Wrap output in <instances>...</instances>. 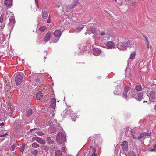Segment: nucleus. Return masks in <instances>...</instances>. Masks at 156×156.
<instances>
[{
	"label": "nucleus",
	"mask_w": 156,
	"mask_h": 156,
	"mask_svg": "<svg viewBox=\"0 0 156 156\" xmlns=\"http://www.w3.org/2000/svg\"><path fill=\"white\" fill-rule=\"evenodd\" d=\"M147 94L148 96L150 101H156V90H148L147 92Z\"/></svg>",
	"instance_id": "obj_1"
},
{
	"label": "nucleus",
	"mask_w": 156,
	"mask_h": 156,
	"mask_svg": "<svg viewBox=\"0 0 156 156\" xmlns=\"http://www.w3.org/2000/svg\"><path fill=\"white\" fill-rule=\"evenodd\" d=\"M56 140L58 143L60 144L66 142V136L63 133L61 132L57 135Z\"/></svg>",
	"instance_id": "obj_2"
},
{
	"label": "nucleus",
	"mask_w": 156,
	"mask_h": 156,
	"mask_svg": "<svg viewBox=\"0 0 156 156\" xmlns=\"http://www.w3.org/2000/svg\"><path fill=\"white\" fill-rule=\"evenodd\" d=\"M132 98H135L136 100L141 101L143 99V94L141 93H138L136 91L133 90L130 92Z\"/></svg>",
	"instance_id": "obj_3"
},
{
	"label": "nucleus",
	"mask_w": 156,
	"mask_h": 156,
	"mask_svg": "<svg viewBox=\"0 0 156 156\" xmlns=\"http://www.w3.org/2000/svg\"><path fill=\"white\" fill-rule=\"evenodd\" d=\"M132 98H135L136 100L141 101L143 99V94L141 93H138L136 91L133 90L130 92Z\"/></svg>",
	"instance_id": "obj_4"
},
{
	"label": "nucleus",
	"mask_w": 156,
	"mask_h": 156,
	"mask_svg": "<svg viewBox=\"0 0 156 156\" xmlns=\"http://www.w3.org/2000/svg\"><path fill=\"white\" fill-rule=\"evenodd\" d=\"M128 44L127 42H119V41L117 44V47L119 50H125L127 49Z\"/></svg>",
	"instance_id": "obj_5"
},
{
	"label": "nucleus",
	"mask_w": 156,
	"mask_h": 156,
	"mask_svg": "<svg viewBox=\"0 0 156 156\" xmlns=\"http://www.w3.org/2000/svg\"><path fill=\"white\" fill-rule=\"evenodd\" d=\"M23 77L20 74L17 73L16 74L15 81L17 86L20 85L22 83L23 81Z\"/></svg>",
	"instance_id": "obj_6"
},
{
	"label": "nucleus",
	"mask_w": 156,
	"mask_h": 156,
	"mask_svg": "<svg viewBox=\"0 0 156 156\" xmlns=\"http://www.w3.org/2000/svg\"><path fill=\"white\" fill-rule=\"evenodd\" d=\"M9 21L8 23V25L11 28H12L15 23L14 16H13V15L10 16L9 18Z\"/></svg>",
	"instance_id": "obj_7"
},
{
	"label": "nucleus",
	"mask_w": 156,
	"mask_h": 156,
	"mask_svg": "<svg viewBox=\"0 0 156 156\" xmlns=\"http://www.w3.org/2000/svg\"><path fill=\"white\" fill-rule=\"evenodd\" d=\"M40 76L37 74H35V75H34L33 76H31V78L33 80H33L35 79V81L36 82L35 85H36L38 84L39 83L41 82V81L40 80Z\"/></svg>",
	"instance_id": "obj_8"
},
{
	"label": "nucleus",
	"mask_w": 156,
	"mask_h": 156,
	"mask_svg": "<svg viewBox=\"0 0 156 156\" xmlns=\"http://www.w3.org/2000/svg\"><path fill=\"white\" fill-rule=\"evenodd\" d=\"M87 29L88 34H89L91 33H95L97 32V30L92 25L88 26Z\"/></svg>",
	"instance_id": "obj_9"
},
{
	"label": "nucleus",
	"mask_w": 156,
	"mask_h": 156,
	"mask_svg": "<svg viewBox=\"0 0 156 156\" xmlns=\"http://www.w3.org/2000/svg\"><path fill=\"white\" fill-rule=\"evenodd\" d=\"M48 11L47 8H44L42 10V16L43 19H44L48 18Z\"/></svg>",
	"instance_id": "obj_10"
},
{
	"label": "nucleus",
	"mask_w": 156,
	"mask_h": 156,
	"mask_svg": "<svg viewBox=\"0 0 156 156\" xmlns=\"http://www.w3.org/2000/svg\"><path fill=\"white\" fill-rule=\"evenodd\" d=\"M79 3V0H74L72 4L70 5H68L67 6V8L69 9H72L76 7Z\"/></svg>",
	"instance_id": "obj_11"
},
{
	"label": "nucleus",
	"mask_w": 156,
	"mask_h": 156,
	"mask_svg": "<svg viewBox=\"0 0 156 156\" xmlns=\"http://www.w3.org/2000/svg\"><path fill=\"white\" fill-rule=\"evenodd\" d=\"M121 147L124 151H127L128 150V142L126 141H124L122 143Z\"/></svg>",
	"instance_id": "obj_12"
},
{
	"label": "nucleus",
	"mask_w": 156,
	"mask_h": 156,
	"mask_svg": "<svg viewBox=\"0 0 156 156\" xmlns=\"http://www.w3.org/2000/svg\"><path fill=\"white\" fill-rule=\"evenodd\" d=\"M106 45L108 49L115 48V45L112 41H108L106 44Z\"/></svg>",
	"instance_id": "obj_13"
},
{
	"label": "nucleus",
	"mask_w": 156,
	"mask_h": 156,
	"mask_svg": "<svg viewBox=\"0 0 156 156\" xmlns=\"http://www.w3.org/2000/svg\"><path fill=\"white\" fill-rule=\"evenodd\" d=\"M92 49V52L94 55L96 56L100 55L101 52V51L100 49L95 48H93Z\"/></svg>",
	"instance_id": "obj_14"
},
{
	"label": "nucleus",
	"mask_w": 156,
	"mask_h": 156,
	"mask_svg": "<svg viewBox=\"0 0 156 156\" xmlns=\"http://www.w3.org/2000/svg\"><path fill=\"white\" fill-rule=\"evenodd\" d=\"M52 35L51 32L48 31L45 35L44 37V41L45 42H47L48 41L50 38L51 37Z\"/></svg>",
	"instance_id": "obj_15"
},
{
	"label": "nucleus",
	"mask_w": 156,
	"mask_h": 156,
	"mask_svg": "<svg viewBox=\"0 0 156 156\" xmlns=\"http://www.w3.org/2000/svg\"><path fill=\"white\" fill-rule=\"evenodd\" d=\"M115 90L114 92V93L115 95H119L122 89L120 85L117 86L115 87Z\"/></svg>",
	"instance_id": "obj_16"
},
{
	"label": "nucleus",
	"mask_w": 156,
	"mask_h": 156,
	"mask_svg": "<svg viewBox=\"0 0 156 156\" xmlns=\"http://www.w3.org/2000/svg\"><path fill=\"white\" fill-rule=\"evenodd\" d=\"M129 90V89L128 87H125L124 88V90L122 94L123 98L125 99H126L127 100H128V99H127V94L128 91Z\"/></svg>",
	"instance_id": "obj_17"
},
{
	"label": "nucleus",
	"mask_w": 156,
	"mask_h": 156,
	"mask_svg": "<svg viewBox=\"0 0 156 156\" xmlns=\"http://www.w3.org/2000/svg\"><path fill=\"white\" fill-rule=\"evenodd\" d=\"M54 36L56 37H58L59 38L62 35L61 31L59 30H56L54 32Z\"/></svg>",
	"instance_id": "obj_18"
},
{
	"label": "nucleus",
	"mask_w": 156,
	"mask_h": 156,
	"mask_svg": "<svg viewBox=\"0 0 156 156\" xmlns=\"http://www.w3.org/2000/svg\"><path fill=\"white\" fill-rule=\"evenodd\" d=\"M4 4L8 7H10L12 6V3L11 0H5Z\"/></svg>",
	"instance_id": "obj_19"
},
{
	"label": "nucleus",
	"mask_w": 156,
	"mask_h": 156,
	"mask_svg": "<svg viewBox=\"0 0 156 156\" xmlns=\"http://www.w3.org/2000/svg\"><path fill=\"white\" fill-rule=\"evenodd\" d=\"M51 107L54 108L56 106V99L55 98H51Z\"/></svg>",
	"instance_id": "obj_20"
},
{
	"label": "nucleus",
	"mask_w": 156,
	"mask_h": 156,
	"mask_svg": "<svg viewBox=\"0 0 156 156\" xmlns=\"http://www.w3.org/2000/svg\"><path fill=\"white\" fill-rule=\"evenodd\" d=\"M36 141L38 143L42 145L45 144L46 143L45 140H44L38 137L36 138Z\"/></svg>",
	"instance_id": "obj_21"
},
{
	"label": "nucleus",
	"mask_w": 156,
	"mask_h": 156,
	"mask_svg": "<svg viewBox=\"0 0 156 156\" xmlns=\"http://www.w3.org/2000/svg\"><path fill=\"white\" fill-rule=\"evenodd\" d=\"M68 114V109L66 108L65 110L63 111L61 114L62 117L63 118H65Z\"/></svg>",
	"instance_id": "obj_22"
},
{
	"label": "nucleus",
	"mask_w": 156,
	"mask_h": 156,
	"mask_svg": "<svg viewBox=\"0 0 156 156\" xmlns=\"http://www.w3.org/2000/svg\"><path fill=\"white\" fill-rule=\"evenodd\" d=\"M46 140L48 144H51L54 143V141L51 140V137L50 136H47Z\"/></svg>",
	"instance_id": "obj_23"
},
{
	"label": "nucleus",
	"mask_w": 156,
	"mask_h": 156,
	"mask_svg": "<svg viewBox=\"0 0 156 156\" xmlns=\"http://www.w3.org/2000/svg\"><path fill=\"white\" fill-rule=\"evenodd\" d=\"M25 146V144L23 143L19 147V149L20 150V151L22 153H23L24 151Z\"/></svg>",
	"instance_id": "obj_24"
},
{
	"label": "nucleus",
	"mask_w": 156,
	"mask_h": 156,
	"mask_svg": "<svg viewBox=\"0 0 156 156\" xmlns=\"http://www.w3.org/2000/svg\"><path fill=\"white\" fill-rule=\"evenodd\" d=\"M55 156H62L63 155V154L62 151L59 150L55 151Z\"/></svg>",
	"instance_id": "obj_25"
},
{
	"label": "nucleus",
	"mask_w": 156,
	"mask_h": 156,
	"mask_svg": "<svg viewBox=\"0 0 156 156\" xmlns=\"http://www.w3.org/2000/svg\"><path fill=\"white\" fill-rule=\"evenodd\" d=\"M135 88L136 91H140L141 90L142 87L141 85L137 84L135 86Z\"/></svg>",
	"instance_id": "obj_26"
},
{
	"label": "nucleus",
	"mask_w": 156,
	"mask_h": 156,
	"mask_svg": "<svg viewBox=\"0 0 156 156\" xmlns=\"http://www.w3.org/2000/svg\"><path fill=\"white\" fill-rule=\"evenodd\" d=\"M43 97V95L41 91L38 92L36 95L37 99V100H40Z\"/></svg>",
	"instance_id": "obj_27"
},
{
	"label": "nucleus",
	"mask_w": 156,
	"mask_h": 156,
	"mask_svg": "<svg viewBox=\"0 0 156 156\" xmlns=\"http://www.w3.org/2000/svg\"><path fill=\"white\" fill-rule=\"evenodd\" d=\"M127 43H128V46H129V48L134 47L135 45L134 42L133 41H129L128 42H127Z\"/></svg>",
	"instance_id": "obj_28"
},
{
	"label": "nucleus",
	"mask_w": 156,
	"mask_h": 156,
	"mask_svg": "<svg viewBox=\"0 0 156 156\" xmlns=\"http://www.w3.org/2000/svg\"><path fill=\"white\" fill-rule=\"evenodd\" d=\"M32 110L31 109H29L28 110V111H27V117H29L32 114Z\"/></svg>",
	"instance_id": "obj_29"
},
{
	"label": "nucleus",
	"mask_w": 156,
	"mask_h": 156,
	"mask_svg": "<svg viewBox=\"0 0 156 156\" xmlns=\"http://www.w3.org/2000/svg\"><path fill=\"white\" fill-rule=\"evenodd\" d=\"M156 150V144L154 145L153 147H151L149 149L151 151H154Z\"/></svg>",
	"instance_id": "obj_30"
},
{
	"label": "nucleus",
	"mask_w": 156,
	"mask_h": 156,
	"mask_svg": "<svg viewBox=\"0 0 156 156\" xmlns=\"http://www.w3.org/2000/svg\"><path fill=\"white\" fill-rule=\"evenodd\" d=\"M136 55V52L134 51L133 52L130 56V58L131 59H133L134 58Z\"/></svg>",
	"instance_id": "obj_31"
},
{
	"label": "nucleus",
	"mask_w": 156,
	"mask_h": 156,
	"mask_svg": "<svg viewBox=\"0 0 156 156\" xmlns=\"http://www.w3.org/2000/svg\"><path fill=\"white\" fill-rule=\"evenodd\" d=\"M109 34V31L108 30H106V31H103L101 32V35L103 36L104 35H108Z\"/></svg>",
	"instance_id": "obj_32"
},
{
	"label": "nucleus",
	"mask_w": 156,
	"mask_h": 156,
	"mask_svg": "<svg viewBox=\"0 0 156 156\" xmlns=\"http://www.w3.org/2000/svg\"><path fill=\"white\" fill-rule=\"evenodd\" d=\"M39 145L37 143H34L32 144V147L34 148H37L39 147Z\"/></svg>",
	"instance_id": "obj_33"
},
{
	"label": "nucleus",
	"mask_w": 156,
	"mask_h": 156,
	"mask_svg": "<svg viewBox=\"0 0 156 156\" xmlns=\"http://www.w3.org/2000/svg\"><path fill=\"white\" fill-rule=\"evenodd\" d=\"M46 29V27L45 26H43L39 28L40 31L43 32L45 31Z\"/></svg>",
	"instance_id": "obj_34"
},
{
	"label": "nucleus",
	"mask_w": 156,
	"mask_h": 156,
	"mask_svg": "<svg viewBox=\"0 0 156 156\" xmlns=\"http://www.w3.org/2000/svg\"><path fill=\"white\" fill-rule=\"evenodd\" d=\"M128 156H136V154L133 151H130L128 154Z\"/></svg>",
	"instance_id": "obj_35"
},
{
	"label": "nucleus",
	"mask_w": 156,
	"mask_h": 156,
	"mask_svg": "<svg viewBox=\"0 0 156 156\" xmlns=\"http://www.w3.org/2000/svg\"><path fill=\"white\" fill-rule=\"evenodd\" d=\"M144 135H143L144 136H151V133H148L146 132H143Z\"/></svg>",
	"instance_id": "obj_36"
},
{
	"label": "nucleus",
	"mask_w": 156,
	"mask_h": 156,
	"mask_svg": "<svg viewBox=\"0 0 156 156\" xmlns=\"http://www.w3.org/2000/svg\"><path fill=\"white\" fill-rule=\"evenodd\" d=\"M144 134L143 132H142L140 134V135H139L137 137V139H142L143 137H144V136L143 135Z\"/></svg>",
	"instance_id": "obj_37"
},
{
	"label": "nucleus",
	"mask_w": 156,
	"mask_h": 156,
	"mask_svg": "<svg viewBox=\"0 0 156 156\" xmlns=\"http://www.w3.org/2000/svg\"><path fill=\"white\" fill-rule=\"evenodd\" d=\"M4 14H2L0 17V21L1 23H2L4 21Z\"/></svg>",
	"instance_id": "obj_38"
},
{
	"label": "nucleus",
	"mask_w": 156,
	"mask_h": 156,
	"mask_svg": "<svg viewBox=\"0 0 156 156\" xmlns=\"http://www.w3.org/2000/svg\"><path fill=\"white\" fill-rule=\"evenodd\" d=\"M92 151H93V152L91 156H96L97 153H95L96 150L94 148H93Z\"/></svg>",
	"instance_id": "obj_39"
},
{
	"label": "nucleus",
	"mask_w": 156,
	"mask_h": 156,
	"mask_svg": "<svg viewBox=\"0 0 156 156\" xmlns=\"http://www.w3.org/2000/svg\"><path fill=\"white\" fill-rule=\"evenodd\" d=\"M17 147V145L15 144H14L10 148V150L12 151L14 150Z\"/></svg>",
	"instance_id": "obj_40"
},
{
	"label": "nucleus",
	"mask_w": 156,
	"mask_h": 156,
	"mask_svg": "<svg viewBox=\"0 0 156 156\" xmlns=\"http://www.w3.org/2000/svg\"><path fill=\"white\" fill-rule=\"evenodd\" d=\"M98 34H96L94 35L93 36V38L94 39V40L95 41H96L98 40Z\"/></svg>",
	"instance_id": "obj_41"
},
{
	"label": "nucleus",
	"mask_w": 156,
	"mask_h": 156,
	"mask_svg": "<svg viewBox=\"0 0 156 156\" xmlns=\"http://www.w3.org/2000/svg\"><path fill=\"white\" fill-rule=\"evenodd\" d=\"M37 153H38V151L37 150H35L32 151V154L35 155H37Z\"/></svg>",
	"instance_id": "obj_42"
},
{
	"label": "nucleus",
	"mask_w": 156,
	"mask_h": 156,
	"mask_svg": "<svg viewBox=\"0 0 156 156\" xmlns=\"http://www.w3.org/2000/svg\"><path fill=\"white\" fill-rule=\"evenodd\" d=\"M37 134L39 136H42L45 135L44 133L41 132H38L37 133Z\"/></svg>",
	"instance_id": "obj_43"
},
{
	"label": "nucleus",
	"mask_w": 156,
	"mask_h": 156,
	"mask_svg": "<svg viewBox=\"0 0 156 156\" xmlns=\"http://www.w3.org/2000/svg\"><path fill=\"white\" fill-rule=\"evenodd\" d=\"M74 113V112L71 110V109H68V114H69L70 116H71L70 115L73 114Z\"/></svg>",
	"instance_id": "obj_44"
},
{
	"label": "nucleus",
	"mask_w": 156,
	"mask_h": 156,
	"mask_svg": "<svg viewBox=\"0 0 156 156\" xmlns=\"http://www.w3.org/2000/svg\"><path fill=\"white\" fill-rule=\"evenodd\" d=\"M35 3L36 7L38 8L39 7L38 0H35Z\"/></svg>",
	"instance_id": "obj_45"
},
{
	"label": "nucleus",
	"mask_w": 156,
	"mask_h": 156,
	"mask_svg": "<svg viewBox=\"0 0 156 156\" xmlns=\"http://www.w3.org/2000/svg\"><path fill=\"white\" fill-rule=\"evenodd\" d=\"M37 129V128H34L32 129H31L30 130V131L29 132H35V133H37L36 132H35L36 130Z\"/></svg>",
	"instance_id": "obj_46"
},
{
	"label": "nucleus",
	"mask_w": 156,
	"mask_h": 156,
	"mask_svg": "<svg viewBox=\"0 0 156 156\" xmlns=\"http://www.w3.org/2000/svg\"><path fill=\"white\" fill-rule=\"evenodd\" d=\"M84 25H80L78 27V28L80 29H82Z\"/></svg>",
	"instance_id": "obj_47"
},
{
	"label": "nucleus",
	"mask_w": 156,
	"mask_h": 156,
	"mask_svg": "<svg viewBox=\"0 0 156 156\" xmlns=\"http://www.w3.org/2000/svg\"><path fill=\"white\" fill-rule=\"evenodd\" d=\"M133 137L134 139H137V137L133 134H132Z\"/></svg>",
	"instance_id": "obj_48"
},
{
	"label": "nucleus",
	"mask_w": 156,
	"mask_h": 156,
	"mask_svg": "<svg viewBox=\"0 0 156 156\" xmlns=\"http://www.w3.org/2000/svg\"><path fill=\"white\" fill-rule=\"evenodd\" d=\"M76 118H75V117L74 118H72V121H75L76 120Z\"/></svg>",
	"instance_id": "obj_49"
},
{
	"label": "nucleus",
	"mask_w": 156,
	"mask_h": 156,
	"mask_svg": "<svg viewBox=\"0 0 156 156\" xmlns=\"http://www.w3.org/2000/svg\"><path fill=\"white\" fill-rule=\"evenodd\" d=\"M51 22V21H50V19H49V18H48L47 20V22L48 23H50Z\"/></svg>",
	"instance_id": "obj_50"
},
{
	"label": "nucleus",
	"mask_w": 156,
	"mask_h": 156,
	"mask_svg": "<svg viewBox=\"0 0 156 156\" xmlns=\"http://www.w3.org/2000/svg\"><path fill=\"white\" fill-rule=\"evenodd\" d=\"M4 125V124L3 122L2 123L0 124V126H3Z\"/></svg>",
	"instance_id": "obj_51"
},
{
	"label": "nucleus",
	"mask_w": 156,
	"mask_h": 156,
	"mask_svg": "<svg viewBox=\"0 0 156 156\" xmlns=\"http://www.w3.org/2000/svg\"><path fill=\"white\" fill-rule=\"evenodd\" d=\"M131 63V61L129 59L128 60V64L129 65V64H130Z\"/></svg>",
	"instance_id": "obj_52"
},
{
	"label": "nucleus",
	"mask_w": 156,
	"mask_h": 156,
	"mask_svg": "<svg viewBox=\"0 0 156 156\" xmlns=\"http://www.w3.org/2000/svg\"><path fill=\"white\" fill-rule=\"evenodd\" d=\"M5 136L4 134L0 135V137H3Z\"/></svg>",
	"instance_id": "obj_53"
},
{
	"label": "nucleus",
	"mask_w": 156,
	"mask_h": 156,
	"mask_svg": "<svg viewBox=\"0 0 156 156\" xmlns=\"http://www.w3.org/2000/svg\"><path fill=\"white\" fill-rule=\"evenodd\" d=\"M154 109L156 111V104L154 106Z\"/></svg>",
	"instance_id": "obj_54"
},
{
	"label": "nucleus",
	"mask_w": 156,
	"mask_h": 156,
	"mask_svg": "<svg viewBox=\"0 0 156 156\" xmlns=\"http://www.w3.org/2000/svg\"><path fill=\"white\" fill-rule=\"evenodd\" d=\"M121 2V3H119V4L120 5H122V1H119V2Z\"/></svg>",
	"instance_id": "obj_55"
},
{
	"label": "nucleus",
	"mask_w": 156,
	"mask_h": 156,
	"mask_svg": "<svg viewBox=\"0 0 156 156\" xmlns=\"http://www.w3.org/2000/svg\"><path fill=\"white\" fill-rule=\"evenodd\" d=\"M2 31V28H0V32H1Z\"/></svg>",
	"instance_id": "obj_56"
},
{
	"label": "nucleus",
	"mask_w": 156,
	"mask_h": 156,
	"mask_svg": "<svg viewBox=\"0 0 156 156\" xmlns=\"http://www.w3.org/2000/svg\"><path fill=\"white\" fill-rule=\"evenodd\" d=\"M62 150H63V151H65V148L64 147H63L62 148Z\"/></svg>",
	"instance_id": "obj_57"
},
{
	"label": "nucleus",
	"mask_w": 156,
	"mask_h": 156,
	"mask_svg": "<svg viewBox=\"0 0 156 156\" xmlns=\"http://www.w3.org/2000/svg\"><path fill=\"white\" fill-rule=\"evenodd\" d=\"M4 135H5V136H6V135H8V133H5V134H4Z\"/></svg>",
	"instance_id": "obj_58"
},
{
	"label": "nucleus",
	"mask_w": 156,
	"mask_h": 156,
	"mask_svg": "<svg viewBox=\"0 0 156 156\" xmlns=\"http://www.w3.org/2000/svg\"><path fill=\"white\" fill-rule=\"evenodd\" d=\"M88 34V32H86L85 33V35H87V34Z\"/></svg>",
	"instance_id": "obj_59"
},
{
	"label": "nucleus",
	"mask_w": 156,
	"mask_h": 156,
	"mask_svg": "<svg viewBox=\"0 0 156 156\" xmlns=\"http://www.w3.org/2000/svg\"><path fill=\"white\" fill-rule=\"evenodd\" d=\"M57 41H53V42H54V43H56V42H57V41Z\"/></svg>",
	"instance_id": "obj_60"
},
{
	"label": "nucleus",
	"mask_w": 156,
	"mask_h": 156,
	"mask_svg": "<svg viewBox=\"0 0 156 156\" xmlns=\"http://www.w3.org/2000/svg\"><path fill=\"white\" fill-rule=\"evenodd\" d=\"M46 58H47V57H46V56H44V59Z\"/></svg>",
	"instance_id": "obj_61"
},
{
	"label": "nucleus",
	"mask_w": 156,
	"mask_h": 156,
	"mask_svg": "<svg viewBox=\"0 0 156 156\" xmlns=\"http://www.w3.org/2000/svg\"><path fill=\"white\" fill-rule=\"evenodd\" d=\"M145 102H146V103L147 102V101H144V102H143L144 103Z\"/></svg>",
	"instance_id": "obj_62"
},
{
	"label": "nucleus",
	"mask_w": 156,
	"mask_h": 156,
	"mask_svg": "<svg viewBox=\"0 0 156 156\" xmlns=\"http://www.w3.org/2000/svg\"><path fill=\"white\" fill-rule=\"evenodd\" d=\"M131 0H125V1H131Z\"/></svg>",
	"instance_id": "obj_63"
},
{
	"label": "nucleus",
	"mask_w": 156,
	"mask_h": 156,
	"mask_svg": "<svg viewBox=\"0 0 156 156\" xmlns=\"http://www.w3.org/2000/svg\"><path fill=\"white\" fill-rule=\"evenodd\" d=\"M18 156H21V155L20 154H19L18 155Z\"/></svg>",
	"instance_id": "obj_64"
}]
</instances>
